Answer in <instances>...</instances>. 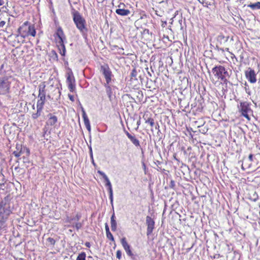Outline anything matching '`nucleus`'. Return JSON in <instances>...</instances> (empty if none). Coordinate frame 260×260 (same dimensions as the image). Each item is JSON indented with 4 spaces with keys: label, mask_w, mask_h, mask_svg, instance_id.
<instances>
[{
    "label": "nucleus",
    "mask_w": 260,
    "mask_h": 260,
    "mask_svg": "<svg viewBox=\"0 0 260 260\" xmlns=\"http://www.w3.org/2000/svg\"><path fill=\"white\" fill-rule=\"evenodd\" d=\"M4 4V0H0V6Z\"/></svg>",
    "instance_id": "obj_46"
},
{
    "label": "nucleus",
    "mask_w": 260,
    "mask_h": 260,
    "mask_svg": "<svg viewBox=\"0 0 260 260\" xmlns=\"http://www.w3.org/2000/svg\"><path fill=\"white\" fill-rule=\"evenodd\" d=\"M246 160H247V159H246L245 158H243V161H246Z\"/></svg>",
    "instance_id": "obj_54"
},
{
    "label": "nucleus",
    "mask_w": 260,
    "mask_h": 260,
    "mask_svg": "<svg viewBox=\"0 0 260 260\" xmlns=\"http://www.w3.org/2000/svg\"><path fill=\"white\" fill-rule=\"evenodd\" d=\"M140 124V120L137 121V124L139 125Z\"/></svg>",
    "instance_id": "obj_52"
},
{
    "label": "nucleus",
    "mask_w": 260,
    "mask_h": 260,
    "mask_svg": "<svg viewBox=\"0 0 260 260\" xmlns=\"http://www.w3.org/2000/svg\"><path fill=\"white\" fill-rule=\"evenodd\" d=\"M86 254L82 252L80 253L77 257V260H85Z\"/></svg>",
    "instance_id": "obj_28"
},
{
    "label": "nucleus",
    "mask_w": 260,
    "mask_h": 260,
    "mask_svg": "<svg viewBox=\"0 0 260 260\" xmlns=\"http://www.w3.org/2000/svg\"><path fill=\"white\" fill-rule=\"evenodd\" d=\"M81 217V215L80 214H77L75 217V218L77 220H79Z\"/></svg>",
    "instance_id": "obj_40"
},
{
    "label": "nucleus",
    "mask_w": 260,
    "mask_h": 260,
    "mask_svg": "<svg viewBox=\"0 0 260 260\" xmlns=\"http://www.w3.org/2000/svg\"><path fill=\"white\" fill-rule=\"evenodd\" d=\"M124 7H125V5L124 3H120V4L118 5V9H124Z\"/></svg>",
    "instance_id": "obj_34"
},
{
    "label": "nucleus",
    "mask_w": 260,
    "mask_h": 260,
    "mask_svg": "<svg viewBox=\"0 0 260 260\" xmlns=\"http://www.w3.org/2000/svg\"><path fill=\"white\" fill-rule=\"evenodd\" d=\"M161 22H162L161 26L162 27H166L167 24V22L166 21H162Z\"/></svg>",
    "instance_id": "obj_43"
},
{
    "label": "nucleus",
    "mask_w": 260,
    "mask_h": 260,
    "mask_svg": "<svg viewBox=\"0 0 260 260\" xmlns=\"http://www.w3.org/2000/svg\"><path fill=\"white\" fill-rule=\"evenodd\" d=\"M137 71L136 70V69H133L131 73V80H132V79H133V78H136V76H137Z\"/></svg>",
    "instance_id": "obj_30"
},
{
    "label": "nucleus",
    "mask_w": 260,
    "mask_h": 260,
    "mask_svg": "<svg viewBox=\"0 0 260 260\" xmlns=\"http://www.w3.org/2000/svg\"><path fill=\"white\" fill-rule=\"evenodd\" d=\"M101 71L102 72L106 79V82L110 83L113 76L112 72L109 68L108 65L106 64L101 67Z\"/></svg>",
    "instance_id": "obj_9"
},
{
    "label": "nucleus",
    "mask_w": 260,
    "mask_h": 260,
    "mask_svg": "<svg viewBox=\"0 0 260 260\" xmlns=\"http://www.w3.org/2000/svg\"><path fill=\"white\" fill-rule=\"evenodd\" d=\"M115 13L118 15L126 16L131 14V11L128 9H125V8H117L116 9Z\"/></svg>",
    "instance_id": "obj_18"
},
{
    "label": "nucleus",
    "mask_w": 260,
    "mask_h": 260,
    "mask_svg": "<svg viewBox=\"0 0 260 260\" xmlns=\"http://www.w3.org/2000/svg\"><path fill=\"white\" fill-rule=\"evenodd\" d=\"M54 91L57 93L59 96L60 95V89L59 87H55V89Z\"/></svg>",
    "instance_id": "obj_36"
},
{
    "label": "nucleus",
    "mask_w": 260,
    "mask_h": 260,
    "mask_svg": "<svg viewBox=\"0 0 260 260\" xmlns=\"http://www.w3.org/2000/svg\"><path fill=\"white\" fill-rule=\"evenodd\" d=\"M125 133L128 139H130L131 142L136 147L140 146L139 140L136 138L135 136H132L127 131H125Z\"/></svg>",
    "instance_id": "obj_16"
},
{
    "label": "nucleus",
    "mask_w": 260,
    "mask_h": 260,
    "mask_svg": "<svg viewBox=\"0 0 260 260\" xmlns=\"http://www.w3.org/2000/svg\"><path fill=\"white\" fill-rule=\"evenodd\" d=\"M52 53L55 55L56 57H57V54L55 51H52Z\"/></svg>",
    "instance_id": "obj_48"
},
{
    "label": "nucleus",
    "mask_w": 260,
    "mask_h": 260,
    "mask_svg": "<svg viewBox=\"0 0 260 260\" xmlns=\"http://www.w3.org/2000/svg\"><path fill=\"white\" fill-rule=\"evenodd\" d=\"M116 257L118 259H120L121 258V257H122L121 251L120 250H117L116 251Z\"/></svg>",
    "instance_id": "obj_33"
},
{
    "label": "nucleus",
    "mask_w": 260,
    "mask_h": 260,
    "mask_svg": "<svg viewBox=\"0 0 260 260\" xmlns=\"http://www.w3.org/2000/svg\"><path fill=\"white\" fill-rule=\"evenodd\" d=\"M48 119L46 121V125L54 126L58 121L57 117L51 113L48 115Z\"/></svg>",
    "instance_id": "obj_13"
},
{
    "label": "nucleus",
    "mask_w": 260,
    "mask_h": 260,
    "mask_svg": "<svg viewBox=\"0 0 260 260\" xmlns=\"http://www.w3.org/2000/svg\"><path fill=\"white\" fill-rule=\"evenodd\" d=\"M108 192L109 193V199L110 200L111 202H113V191L112 189H108Z\"/></svg>",
    "instance_id": "obj_32"
},
{
    "label": "nucleus",
    "mask_w": 260,
    "mask_h": 260,
    "mask_svg": "<svg viewBox=\"0 0 260 260\" xmlns=\"http://www.w3.org/2000/svg\"><path fill=\"white\" fill-rule=\"evenodd\" d=\"M11 82L7 76L0 78V94H6L9 93Z\"/></svg>",
    "instance_id": "obj_6"
},
{
    "label": "nucleus",
    "mask_w": 260,
    "mask_h": 260,
    "mask_svg": "<svg viewBox=\"0 0 260 260\" xmlns=\"http://www.w3.org/2000/svg\"><path fill=\"white\" fill-rule=\"evenodd\" d=\"M110 83L106 82L104 84V86L106 88V92L108 96L110 98L112 94V89L111 87L109 86Z\"/></svg>",
    "instance_id": "obj_23"
},
{
    "label": "nucleus",
    "mask_w": 260,
    "mask_h": 260,
    "mask_svg": "<svg viewBox=\"0 0 260 260\" xmlns=\"http://www.w3.org/2000/svg\"><path fill=\"white\" fill-rule=\"evenodd\" d=\"M143 118H144L146 123L149 124L151 127H153L154 125V120L153 118H151V117H148L147 114H145L143 116Z\"/></svg>",
    "instance_id": "obj_20"
},
{
    "label": "nucleus",
    "mask_w": 260,
    "mask_h": 260,
    "mask_svg": "<svg viewBox=\"0 0 260 260\" xmlns=\"http://www.w3.org/2000/svg\"><path fill=\"white\" fill-rule=\"evenodd\" d=\"M82 118H83V121L85 127L88 131H90L91 128L90 121L85 112L84 110H82Z\"/></svg>",
    "instance_id": "obj_19"
},
{
    "label": "nucleus",
    "mask_w": 260,
    "mask_h": 260,
    "mask_svg": "<svg viewBox=\"0 0 260 260\" xmlns=\"http://www.w3.org/2000/svg\"><path fill=\"white\" fill-rule=\"evenodd\" d=\"M98 173L102 176V177L104 179L105 182H106V186L107 187L108 190L112 189V185L110 182V180L108 178L106 175L105 174V173L102 171L98 170Z\"/></svg>",
    "instance_id": "obj_17"
},
{
    "label": "nucleus",
    "mask_w": 260,
    "mask_h": 260,
    "mask_svg": "<svg viewBox=\"0 0 260 260\" xmlns=\"http://www.w3.org/2000/svg\"><path fill=\"white\" fill-rule=\"evenodd\" d=\"M6 24V22L5 21H1L0 22V28L3 27Z\"/></svg>",
    "instance_id": "obj_41"
},
{
    "label": "nucleus",
    "mask_w": 260,
    "mask_h": 260,
    "mask_svg": "<svg viewBox=\"0 0 260 260\" xmlns=\"http://www.w3.org/2000/svg\"><path fill=\"white\" fill-rule=\"evenodd\" d=\"M253 155L252 154H249L248 156V160L250 162L253 161Z\"/></svg>",
    "instance_id": "obj_38"
},
{
    "label": "nucleus",
    "mask_w": 260,
    "mask_h": 260,
    "mask_svg": "<svg viewBox=\"0 0 260 260\" xmlns=\"http://www.w3.org/2000/svg\"><path fill=\"white\" fill-rule=\"evenodd\" d=\"M11 213L10 206L3 207L2 204H0V219L7 220Z\"/></svg>",
    "instance_id": "obj_11"
},
{
    "label": "nucleus",
    "mask_w": 260,
    "mask_h": 260,
    "mask_svg": "<svg viewBox=\"0 0 260 260\" xmlns=\"http://www.w3.org/2000/svg\"><path fill=\"white\" fill-rule=\"evenodd\" d=\"M85 245L86 247L89 248L90 246V244L89 242H86L85 243Z\"/></svg>",
    "instance_id": "obj_44"
},
{
    "label": "nucleus",
    "mask_w": 260,
    "mask_h": 260,
    "mask_svg": "<svg viewBox=\"0 0 260 260\" xmlns=\"http://www.w3.org/2000/svg\"><path fill=\"white\" fill-rule=\"evenodd\" d=\"M245 167H246V166H244V163H243V164H242V168H243V169H245Z\"/></svg>",
    "instance_id": "obj_50"
},
{
    "label": "nucleus",
    "mask_w": 260,
    "mask_h": 260,
    "mask_svg": "<svg viewBox=\"0 0 260 260\" xmlns=\"http://www.w3.org/2000/svg\"><path fill=\"white\" fill-rule=\"evenodd\" d=\"M250 103H248L247 101L241 102L240 106L239 107V111L241 112L242 116L245 117L248 120L250 119L249 116V113L252 112L250 108Z\"/></svg>",
    "instance_id": "obj_7"
},
{
    "label": "nucleus",
    "mask_w": 260,
    "mask_h": 260,
    "mask_svg": "<svg viewBox=\"0 0 260 260\" xmlns=\"http://www.w3.org/2000/svg\"><path fill=\"white\" fill-rule=\"evenodd\" d=\"M75 227L77 230H79L82 227V224L81 223H77L75 225Z\"/></svg>",
    "instance_id": "obj_35"
},
{
    "label": "nucleus",
    "mask_w": 260,
    "mask_h": 260,
    "mask_svg": "<svg viewBox=\"0 0 260 260\" xmlns=\"http://www.w3.org/2000/svg\"><path fill=\"white\" fill-rule=\"evenodd\" d=\"M143 166H144V169H146V165H145V164L144 163H143Z\"/></svg>",
    "instance_id": "obj_53"
},
{
    "label": "nucleus",
    "mask_w": 260,
    "mask_h": 260,
    "mask_svg": "<svg viewBox=\"0 0 260 260\" xmlns=\"http://www.w3.org/2000/svg\"><path fill=\"white\" fill-rule=\"evenodd\" d=\"M73 21L76 27L80 31L81 33H85L87 31L86 27V21L81 14L77 11L74 9L72 12Z\"/></svg>",
    "instance_id": "obj_2"
},
{
    "label": "nucleus",
    "mask_w": 260,
    "mask_h": 260,
    "mask_svg": "<svg viewBox=\"0 0 260 260\" xmlns=\"http://www.w3.org/2000/svg\"><path fill=\"white\" fill-rule=\"evenodd\" d=\"M121 243L127 255L129 256L133 255V253L131 250V247L129 246L125 237H123L121 239Z\"/></svg>",
    "instance_id": "obj_14"
},
{
    "label": "nucleus",
    "mask_w": 260,
    "mask_h": 260,
    "mask_svg": "<svg viewBox=\"0 0 260 260\" xmlns=\"http://www.w3.org/2000/svg\"><path fill=\"white\" fill-rule=\"evenodd\" d=\"M225 50L226 51H228V52H229L230 53V51H229V48H226L225 49Z\"/></svg>",
    "instance_id": "obj_51"
},
{
    "label": "nucleus",
    "mask_w": 260,
    "mask_h": 260,
    "mask_svg": "<svg viewBox=\"0 0 260 260\" xmlns=\"http://www.w3.org/2000/svg\"><path fill=\"white\" fill-rule=\"evenodd\" d=\"M105 229H106V233L110 232L107 223H106V224H105Z\"/></svg>",
    "instance_id": "obj_42"
},
{
    "label": "nucleus",
    "mask_w": 260,
    "mask_h": 260,
    "mask_svg": "<svg viewBox=\"0 0 260 260\" xmlns=\"http://www.w3.org/2000/svg\"><path fill=\"white\" fill-rule=\"evenodd\" d=\"M6 220L0 219V235L2 234L3 232L6 231L7 229Z\"/></svg>",
    "instance_id": "obj_22"
},
{
    "label": "nucleus",
    "mask_w": 260,
    "mask_h": 260,
    "mask_svg": "<svg viewBox=\"0 0 260 260\" xmlns=\"http://www.w3.org/2000/svg\"><path fill=\"white\" fill-rule=\"evenodd\" d=\"M46 83L45 82H41L38 86L39 93L38 94H46L45 93Z\"/></svg>",
    "instance_id": "obj_21"
},
{
    "label": "nucleus",
    "mask_w": 260,
    "mask_h": 260,
    "mask_svg": "<svg viewBox=\"0 0 260 260\" xmlns=\"http://www.w3.org/2000/svg\"><path fill=\"white\" fill-rule=\"evenodd\" d=\"M115 217L114 213H113V214L112 215L111 217V221H113H113H114V220H116L115 219Z\"/></svg>",
    "instance_id": "obj_45"
},
{
    "label": "nucleus",
    "mask_w": 260,
    "mask_h": 260,
    "mask_svg": "<svg viewBox=\"0 0 260 260\" xmlns=\"http://www.w3.org/2000/svg\"><path fill=\"white\" fill-rule=\"evenodd\" d=\"M46 101V94H38V101H37V107L43 109Z\"/></svg>",
    "instance_id": "obj_15"
},
{
    "label": "nucleus",
    "mask_w": 260,
    "mask_h": 260,
    "mask_svg": "<svg viewBox=\"0 0 260 260\" xmlns=\"http://www.w3.org/2000/svg\"><path fill=\"white\" fill-rule=\"evenodd\" d=\"M252 10H256V9H260V2H257L255 3L250 4L248 5Z\"/></svg>",
    "instance_id": "obj_25"
},
{
    "label": "nucleus",
    "mask_w": 260,
    "mask_h": 260,
    "mask_svg": "<svg viewBox=\"0 0 260 260\" xmlns=\"http://www.w3.org/2000/svg\"><path fill=\"white\" fill-rule=\"evenodd\" d=\"M111 228L113 232H115L117 230V223L116 220L111 221Z\"/></svg>",
    "instance_id": "obj_27"
},
{
    "label": "nucleus",
    "mask_w": 260,
    "mask_h": 260,
    "mask_svg": "<svg viewBox=\"0 0 260 260\" xmlns=\"http://www.w3.org/2000/svg\"><path fill=\"white\" fill-rule=\"evenodd\" d=\"M199 1V3L201 4H204L205 3V0H198Z\"/></svg>",
    "instance_id": "obj_47"
},
{
    "label": "nucleus",
    "mask_w": 260,
    "mask_h": 260,
    "mask_svg": "<svg viewBox=\"0 0 260 260\" xmlns=\"http://www.w3.org/2000/svg\"><path fill=\"white\" fill-rule=\"evenodd\" d=\"M146 224L147 225V235L149 236L154 229V220L150 216H147L146 218Z\"/></svg>",
    "instance_id": "obj_12"
},
{
    "label": "nucleus",
    "mask_w": 260,
    "mask_h": 260,
    "mask_svg": "<svg viewBox=\"0 0 260 260\" xmlns=\"http://www.w3.org/2000/svg\"><path fill=\"white\" fill-rule=\"evenodd\" d=\"M245 76L249 83L253 84L256 82V74L253 69L249 68L245 71Z\"/></svg>",
    "instance_id": "obj_10"
},
{
    "label": "nucleus",
    "mask_w": 260,
    "mask_h": 260,
    "mask_svg": "<svg viewBox=\"0 0 260 260\" xmlns=\"http://www.w3.org/2000/svg\"><path fill=\"white\" fill-rule=\"evenodd\" d=\"M230 54H231V58L232 59L235 58L237 60L235 55L233 52H230Z\"/></svg>",
    "instance_id": "obj_39"
},
{
    "label": "nucleus",
    "mask_w": 260,
    "mask_h": 260,
    "mask_svg": "<svg viewBox=\"0 0 260 260\" xmlns=\"http://www.w3.org/2000/svg\"><path fill=\"white\" fill-rule=\"evenodd\" d=\"M56 36L58 38L57 41V46L59 50V52L62 56H64L66 53V48L64 45V41L66 40V37L64 32L61 28V27H58L55 33Z\"/></svg>",
    "instance_id": "obj_4"
},
{
    "label": "nucleus",
    "mask_w": 260,
    "mask_h": 260,
    "mask_svg": "<svg viewBox=\"0 0 260 260\" xmlns=\"http://www.w3.org/2000/svg\"><path fill=\"white\" fill-rule=\"evenodd\" d=\"M106 235H107V237L108 239L112 241H114V238L110 232L106 233Z\"/></svg>",
    "instance_id": "obj_31"
},
{
    "label": "nucleus",
    "mask_w": 260,
    "mask_h": 260,
    "mask_svg": "<svg viewBox=\"0 0 260 260\" xmlns=\"http://www.w3.org/2000/svg\"><path fill=\"white\" fill-rule=\"evenodd\" d=\"M18 35L16 38L19 37L25 39L29 36L35 37L36 36V29L34 24H31L28 21H25L17 29Z\"/></svg>",
    "instance_id": "obj_1"
},
{
    "label": "nucleus",
    "mask_w": 260,
    "mask_h": 260,
    "mask_svg": "<svg viewBox=\"0 0 260 260\" xmlns=\"http://www.w3.org/2000/svg\"><path fill=\"white\" fill-rule=\"evenodd\" d=\"M68 97L71 101L74 102L75 101L74 96L73 95L68 94Z\"/></svg>",
    "instance_id": "obj_37"
},
{
    "label": "nucleus",
    "mask_w": 260,
    "mask_h": 260,
    "mask_svg": "<svg viewBox=\"0 0 260 260\" xmlns=\"http://www.w3.org/2000/svg\"><path fill=\"white\" fill-rule=\"evenodd\" d=\"M67 83L69 90L73 92L75 90V79L73 73L71 70L67 73Z\"/></svg>",
    "instance_id": "obj_8"
},
{
    "label": "nucleus",
    "mask_w": 260,
    "mask_h": 260,
    "mask_svg": "<svg viewBox=\"0 0 260 260\" xmlns=\"http://www.w3.org/2000/svg\"><path fill=\"white\" fill-rule=\"evenodd\" d=\"M47 241L51 245H55V244L56 243L55 240L51 237L48 238L47 239Z\"/></svg>",
    "instance_id": "obj_29"
},
{
    "label": "nucleus",
    "mask_w": 260,
    "mask_h": 260,
    "mask_svg": "<svg viewBox=\"0 0 260 260\" xmlns=\"http://www.w3.org/2000/svg\"><path fill=\"white\" fill-rule=\"evenodd\" d=\"M42 110L43 109L41 108L37 107V112L35 113H33L32 114V116H31L32 118L34 119H36L38 118L40 116V115L41 114Z\"/></svg>",
    "instance_id": "obj_24"
},
{
    "label": "nucleus",
    "mask_w": 260,
    "mask_h": 260,
    "mask_svg": "<svg viewBox=\"0 0 260 260\" xmlns=\"http://www.w3.org/2000/svg\"><path fill=\"white\" fill-rule=\"evenodd\" d=\"M115 49L119 50L118 53L119 54H124V49L123 48L119 47L118 46H116V45H113L111 47V49L112 50H115Z\"/></svg>",
    "instance_id": "obj_26"
},
{
    "label": "nucleus",
    "mask_w": 260,
    "mask_h": 260,
    "mask_svg": "<svg viewBox=\"0 0 260 260\" xmlns=\"http://www.w3.org/2000/svg\"><path fill=\"white\" fill-rule=\"evenodd\" d=\"M212 71L218 80H220L223 82L226 81V76L228 75V73L224 67L216 66L212 69Z\"/></svg>",
    "instance_id": "obj_5"
},
{
    "label": "nucleus",
    "mask_w": 260,
    "mask_h": 260,
    "mask_svg": "<svg viewBox=\"0 0 260 260\" xmlns=\"http://www.w3.org/2000/svg\"><path fill=\"white\" fill-rule=\"evenodd\" d=\"M15 150L13 152V154L16 158H19L22 154H25L23 157V162H27L28 157L30 154V149L28 147L23 146L21 144L17 143L15 146Z\"/></svg>",
    "instance_id": "obj_3"
},
{
    "label": "nucleus",
    "mask_w": 260,
    "mask_h": 260,
    "mask_svg": "<svg viewBox=\"0 0 260 260\" xmlns=\"http://www.w3.org/2000/svg\"><path fill=\"white\" fill-rule=\"evenodd\" d=\"M0 186L1 187H3V186H5V184L4 183H1L0 184Z\"/></svg>",
    "instance_id": "obj_49"
}]
</instances>
